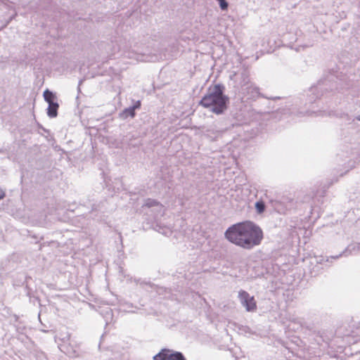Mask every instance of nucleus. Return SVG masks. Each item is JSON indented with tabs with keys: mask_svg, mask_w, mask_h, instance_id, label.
I'll return each mask as SVG.
<instances>
[{
	"mask_svg": "<svg viewBox=\"0 0 360 360\" xmlns=\"http://www.w3.org/2000/svg\"><path fill=\"white\" fill-rule=\"evenodd\" d=\"M225 238L231 243L250 250L259 245L263 239L262 229L254 222L246 221L229 227Z\"/></svg>",
	"mask_w": 360,
	"mask_h": 360,
	"instance_id": "nucleus-1",
	"label": "nucleus"
},
{
	"mask_svg": "<svg viewBox=\"0 0 360 360\" xmlns=\"http://www.w3.org/2000/svg\"><path fill=\"white\" fill-rule=\"evenodd\" d=\"M224 86L222 84H215L202 98L200 105L217 115L223 113L226 109V103L229 100L228 97L224 95Z\"/></svg>",
	"mask_w": 360,
	"mask_h": 360,
	"instance_id": "nucleus-2",
	"label": "nucleus"
},
{
	"mask_svg": "<svg viewBox=\"0 0 360 360\" xmlns=\"http://www.w3.org/2000/svg\"><path fill=\"white\" fill-rule=\"evenodd\" d=\"M44 100L49 103L47 115L49 117H56L58 115L59 105L57 102V96L52 91L46 89L43 94Z\"/></svg>",
	"mask_w": 360,
	"mask_h": 360,
	"instance_id": "nucleus-3",
	"label": "nucleus"
},
{
	"mask_svg": "<svg viewBox=\"0 0 360 360\" xmlns=\"http://www.w3.org/2000/svg\"><path fill=\"white\" fill-rule=\"evenodd\" d=\"M241 79L240 85L243 94L246 93L250 95V98H254L259 94V88L250 82L249 76L246 73L241 75Z\"/></svg>",
	"mask_w": 360,
	"mask_h": 360,
	"instance_id": "nucleus-4",
	"label": "nucleus"
},
{
	"mask_svg": "<svg viewBox=\"0 0 360 360\" xmlns=\"http://www.w3.org/2000/svg\"><path fill=\"white\" fill-rule=\"evenodd\" d=\"M154 360H186L180 352L169 349H162L160 352L153 356Z\"/></svg>",
	"mask_w": 360,
	"mask_h": 360,
	"instance_id": "nucleus-5",
	"label": "nucleus"
},
{
	"mask_svg": "<svg viewBox=\"0 0 360 360\" xmlns=\"http://www.w3.org/2000/svg\"><path fill=\"white\" fill-rule=\"evenodd\" d=\"M238 297L241 304L248 311H253L256 309L257 305L254 297L250 296L248 292L245 290H240L238 292Z\"/></svg>",
	"mask_w": 360,
	"mask_h": 360,
	"instance_id": "nucleus-6",
	"label": "nucleus"
},
{
	"mask_svg": "<svg viewBox=\"0 0 360 360\" xmlns=\"http://www.w3.org/2000/svg\"><path fill=\"white\" fill-rule=\"evenodd\" d=\"M274 210L281 214H285L291 207L292 200L288 198H283L281 200H275L271 201Z\"/></svg>",
	"mask_w": 360,
	"mask_h": 360,
	"instance_id": "nucleus-7",
	"label": "nucleus"
},
{
	"mask_svg": "<svg viewBox=\"0 0 360 360\" xmlns=\"http://www.w3.org/2000/svg\"><path fill=\"white\" fill-rule=\"evenodd\" d=\"M360 252V243L352 244L347 246V248L339 255L331 257L332 259H338L340 257L345 255L349 256L350 255L356 254Z\"/></svg>",
	"mask_w": 360,
	"mask_h": 360,
	"instance_id": "nucleus-8",
	"label": "nucleus"
},
{
	"mask_svg": "<svg viewBox=\"0 0 360 360\" xmlns=\"http://www.w3.org/2000/svg\"><path fill=\"white\" fill-rule=\"evenodd\" d=\"M255 207L258 213H262L265 210V205L262 201H257L255 203Z\"/></svg>",
	"mask_w": 360,
	"mask_h": 360,
	"instance_id": "nucleus-9",
	"label": "nucleus"
},
{
	"mask_svg": "<svg viewBox=\"0 0 360 360\" xmlns=\"http://www.w3.org/2000/svg\"><path fill=\"white\" fill-rule=\"evenodd\" d=\"M219 2V7L222 11H226L228 8L229 4L226 0H217Z\"/></svg>",
	"mask_w": 360,
	"mask_h": 360,
	"instance_id": "nucleus-10",
	"label": "nucleus"
},
{
	"mask_svg": "<svg viewBox=\"0 0 360 360\" xmlns=\"http://www.w3.org/2000/svg\"><path fill=\"white\" fill-rule=\"evenodd\" d=\"M158 205V202H157L155 200H152V199H148L144 204L145 206L148 207H153V206H155Z\"/></svg>",
	"mask_w": 360,
	"mask_h": 360,
	"instance_id": "nucleus-11",
	"label": "nucleus"
},
{
	"mask_svg": "<svg viewBox=\"0 0 360 360\" xmlns=\"http://www.w3.org/2000/svg\"><path fill=\"white\" fill-rule=\"evenodd\" d=\"M65 352L70 356V357H75L77 356V352L76 350L73 349L72 351L69 350L68 347H66V351Z\"/></svg>",
	"mask_w": 360,
	"mask_h": 360,
	"instance_id": "nucleus-12",
	"label": "nucleus"
},
{
	"mask_svg": "<svg viewBox=\"0 0 360 360\" xmlns=\"http://www.w3.org/2000/svg\"><path fill=\"white\" fill-rule=\"evenodd\" d=\"M135 107H129V108L125 109L124 112H127L131 117L135 115Z\"/></svg>",
	"mask_w": 360,
	"mask_h": 360,
	"instance_id": "nucleus-13",
	"label": "nucleus"
},
{
	"mask_svg": "<svg viewBox=\"0 0 360 360\" xmlns=\"http://www.w3.org/2000/svg\"><path fill=\"white\" fill-rule=\"evenodd\" d=\"M124 44H126L125 41L124 40H120V44L117 46V47L116 48V51L119 52L121 51L122 49H124V46H123Z\"/></svg>",
	"mask_w": 360,
	"mask_h": 360,
	"instance_id": "nucleus-14",
	"label": "nucleus"
},
{
	"mask_svg": "<svg viewBox=\"0 0 360 360\" xmlns=\"http://www.w3.org/2000/svg\"><path fill=\"white\" fill-rule=\"evenodd\" d=\"M316 90H317V87H311L309 91L311 92L312 94H314Z\"/></svg>",
	"mask_w": 360,
	"mask_h": 360,
	"instance_id": "nucleus-15",
	"label": "nucleus"
},
{
	"mask_svg": "<svg viewBox=\"0 0 360 360\" xmlns=\"http://www.w3.org/2000/svg\"><path fill=\"white\" fill-rule=\"evenodd\" d=\"M141 105V103H140V101H137V103L133 106V107H135V109L136 108H139Z\"/></svg>",
	"mask_w": 360,
	"mask_h": 360,
	"instance_id": "nucleus-16",
	"label": "nucleus"
},
{
	"mask_svg": "<svg viewBox=\"0 0 360 360\" xmlns=\"http://www.w3.org/2000/svg\"><path fill=\"white\" fill-rule=\"evenodd\" d=\"M5 196V194L3 191H0V200L3 199Z\"/></svg>",
	"mask_w": 360,
	"mask_h": 360,
	"instance_id": "nucleus-17",
	"label": "nucleus"
},
{
	"mask_svg": "<svg viewBox=\"0 0 360 360\" xmlns=\"http://www.w3.org/2000/svg\"><path fill=\"white\" fill-rule=\"evenodd\" d=\"M169 232H170V230H167L166 232H164L163 233H164V234H167V233H169Z\"/></svg>",
	"mask_w": 360,
	"mask_h": 360,
	"instance_id": "nucleus-18",
	"label": "nucleus"
},
{
	"mask_svg": "<svg viewBox=\"0 0 360 360\" xmlns=\"http://www.w3.org/2000/svg\"><path fill=\"white\" fill-rule=\"evenodd\" d=\"M357 120L360 121V115L357 117Z\"/></svg>",
	"mask_w": 360,
	"mask_h": 360,
	"instance_id": "nucleus-19",
	"label": "nucleus"
}]
</instances>
